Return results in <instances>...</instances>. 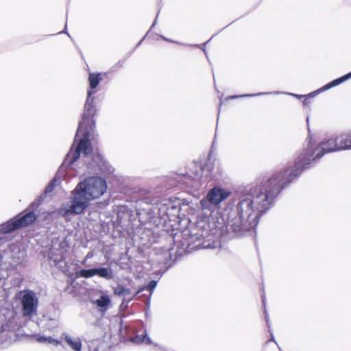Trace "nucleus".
Returning a JSON list of instances; mask_svg holds the SVG:
<instances>
[{"instance_id": "1", "label": "nucleus", "mask_w": 351, "mask_h": 351, "mask_svg": "<svg viewBox=\"0 0 351 351\" xmlns=\"http://www.w3.org/2000/svg\"><path fill=\"white\" fill-rule=\"evenodd\" d=\"M285 173L279 172L272 175L259 186L251 189L239 203L237 213L241 223L246 228L257 224L259 214L267 210L274 197L287 184Z\"/></svg>"}, {"instance_id": "2", "label": "nucleus", "mask_w": 351, "mask_h": 351, "mask_svg": "<svg viewBox=\"0 0 351 351\" xmlns=\"http://www.w3.org/2000/svg\"><path fill=\"white\" fill-rule=\"evenodd\" d=\"M107 184L99 177H90L79 183L72 193L71 202L63 203L58 212L69 221L75 215L84 212L90 201L100 197L106 191Z\"/></svg>"}, {"instance_id": "3", "label": "nucleus", "mask_w": 351, "mask_h": 351, "mask_svg": "<svg viewBox=\"0 0 351 351\" xmlns=\"http://www.w3.org/2000/svg\"><path fill=\"white\" fill-rule=\"evenodd\" d=\"M93 93L91 91L88 92V99L85 104V112L83 121L80 122L76 133V138L83 136V138H80V142L75 150H71L66 155L64 160L65 164L71 165L80 156L81 153L88 155L91 152V147L90 144L91 134L86 130V125L91 126L93 123L91 119L92 116L94 113L93 107L89 104L90 97Z\"/></svg>"}, {"instance_id": "4", "label": "nucleus", "mask_w": 351, "mask_h": 351, "mask_svg": "<svg viewBox=\"0 0 351 351\" xmlns=\"http://www.w3.org/2000/svg\"><path fill=\"white\" fill-rule=\"evenodd\" d=\"M230 193L220 187H214L207 194L205 199L200 202L201 206L204 210L208 209L211 211L212 206H217L221 202L226 199Z\"/></svg>"}, {"instance_id": "5", "label": "nucleus", "mask_w": 351, "mask_h": 351, "mask_svg": "<svg viewBox=\"0 0 351 351\" xmlns=\"http://www.w3.org/2000/svg\"><path fill=\"white\" fill-rule=\"evenodd\" d=\"M21 302L24 316L30 317L36 314L38 300L35 293L31 291H25L21 296Z\"/></svg>"}, {"instance_id": "6", "label": "nucleus", "mask_w": 351, "mask_h": 351, "mask_svg": "<svg viewBox=\"0 0 351 351\" xmlns=\"http://www.w3.org/2000/svg\"><path fill=\"white\" fill-rule=\"evenodd\" d=\"M36 219L34 213L30 212L15 221H8L1 226L3 233H9L17 228H23L33 223Z\"/></svg>"}, {"instance_id": "7", "label": "nucleus", "mask_w": 351, "mask_h": 351, "mask_svg": "<svg viewBox=\"0 0 351 351\" xmlns=\"http://www.w3.org/2000/svg\"><path fill=\"white\" fill-rule=\"evenodd\" d=\"M320 149L321 150L316 154L315 158H321L325 153L339 152V149L338 147L337 137L335 138H330L321 143Z\"/></svg>"}, {"instance_id": "8", "label": "nucleus", "mask_w": 351, "mask_h": 351, "mask_svg": "<svg viewBox=\"0 0 351 351\" xmlns=\"http://www.w3.org/2000/svg\"><path fill=\"white\" fill-rule=\"evenodd\" d=\"M339 151L351 149V134L343 133L337 136Z\"/></svg>"}, {"instance_id": "9", "label": "nucleus", "mask_w": 351, "mask_h": 351, "mask_svg": "<svg viewBox=\"0 0 351 351\" xmlns=\"http://www.w3.org/2000/svg\"><path fill=\"white\" fill-rule=\"evenodd\" d=\"M64 339L67 344L74 351H81L82 341L79 337H72L67 334H64Z\"/></svg>"}, {"instance_id": "10", "label": "nucleus", "mask_w": 351, "mask_h": 351, "mask_svg": "<svg viewBox=\"0 0 351 351\" xmlns=\"http://www.w3.org/2000/svg\"><path fill=\"white\" fill-rule=\"evenodd\" d=\"M94 275H97L99 277L104 278L106 279H110L112 278V271L110 269L107 268H95L93 269Z\"/></svg>"}, {"instance_id": "11", "label": "nucleus", "mask_w": 351, "mask_h": 351, "mask_svg": "<svg viewBox=\"0 0 351 351\" xmlns=\"http://www.w3.org/2000/svg\"><path fill=\"white\" fill-rule=\"evenodd\" d=\"M101 80V78L100 77V74L90 73L88 77L90 87L91 88H95V87H97Z\"/></svg>"}, {"instance_id": "12", "label": "nucleus", "mask_w": 351, "mask_h": 351, "mask_svg": "<svg viewBox=\"0 0 351 351\" xmlns=\"http://www.w3.org/2000/svg\"><path fill=\"white\" fill-rule=\"evenodd\" d=\"M350 77H351V72L350 73L343 76L342 77L335 80L332 81V82H330V84L326 85L324 87V89H328L331 87L335 86L339 84L340 83L344 82L345 80L349 79Z\"/></svg>"}, {"instance_id": "13", "label": "nucleus", "mask_w": 351, "mask_h": 351, "mask_svg": "<svg viewBox=\"0 0 351 351\" xmlns=\"http://www.w3.org/2000/svg\"><path fill=\"white\" fill-rule=\"evenodd\" d=\"M132 341L135 343H141L144 342L145 343L149 345L152 344V341L149 337L147 335H136L132 339Z\"/></svg>"}, {"instance_id": "14", "label": "nucleus", "mask_w": 351, "mask_h": 351, "mask_svg": "<svg viewBox=\"0 0 351 351\" xmlns=\"http://www.w3.org/2000/svg\"><path fill=\"white\" fill-rule=\"evenodd\" d=\"M114 293L119 296H126L130 294V291L121 285H118L114 289Z\"/></svg>"}, {"instance_id": "15", "label": "nucleus", "mask_w": 351, "mask_h": 351, "mask_svg": "<svg viewBox=\"0 0 351 351\" xmlns=\"http://www.w3.org/2000/svg\"><path fill=\"white\" fill-rule=\"evenodd\" d=\"M110 302L109 297L106 295H101L95 301L97 305L99 307H106Z\"/></svg>"}, {"instance_id": "16", "label": "nucleus", "mask_w": 351, "mask_h": 351, "mask_svg": "<svg viewBox=\"0 0 351 351\" xmlns=\"http://www.w3.org/2000/svg\"><path fill=\"white\" fill-rule=\"evenodd\" d=\"M36 340L38 342H40V343H52L56 346H57L60 343L59 341L54 339L53 338H52L51 337L40 336V337H38L36 339Z\"/></svg>"}, {"instance_id": "17", "label": "nucleus", "mask_w": 351, "mask_h": 351, "mask_svg": "<svg viewBox=\"0 0 351 351\" xmlns=\"http://www.w3.org/2000/svg\"><path fill=\"white\" fill-rule=\"evenodd\" d=\"M79 275L83 278H90L94 276V270L91 269H82L79 272Z\"/></svg>"}, {"instance_id": "18", "label": "nucleus", "mask_w": 351, "mask_h": 351, "mask_svg": "<svg viewBox=\"0 0 351 351\" xmlns=\"http://www.w3.org/2000/svg\"><path fill=\"white\" fill-rule=\"evenodd\" d=\"M56 182V180L55 179L51 182V183L45 189L46 193H49L52 191Z\"/></svg>"}, {"instance_id": "19", "label": "nucleus", "mask_w": 351, "mask_h": 351, "mask_svg": "<svg viewBox=\"0 0 351 351\" xmlns=\"http://www.w3.org/2000/svg\"><path fill=\"white\" fill-rule=\"evenodd\" d=\"M156 281H151L149 285H147V289H149V291H153V290L155 289L156 286Z\"/></svg>"}, {"instance_id": "20", "label": "nucleus", "mask_w": 351, "mask_h": 351, "mask_svg": "<svg viewBox=\"0 0 351 351\" xmlns=\"http://www.w3.org/2000/svg\"><path fill=\"white\" fill-rule=\"evenodd\" d=\"M296 176V174H294L292 176L291 173H289V178H288V182H290L292 178H293L295 176Z\"/></svg>"}, {"instance_id": "21", "label": "nucleus", "mask_w": 351, "mask_h": 351, "mask_svg": "<svg viewBox=\"0 0 351 351\" xmlns=\"http://www.w3.org/2000/svg\"><path fill=\"white\" fill-rule=\"evenodd\" d=\"M143 289H144V287L139 289L138 291H137V293L141 292Z\"/></svg>"}, {"instance_id": "22", "label": "nucleus", "mask_w": 351, "mask_h": 351, "mask_svg": "<svg viewBox=\"0 0 351 351\" xmlns=\"http://www.w3.org/2000/svg\"><path fill=\"white\" fill-rule=\"evenodd\" d=\"M295 96L297 97H299V98L302 97V95H295Z\"/></svg>"}, {"instance_id": "23", "label": "nucleus", "mask_w": 351, "mask_h": 351, "mask_svg": "<svg viewBox=\"0 0 351 351\" xmlns=\"http://www.w3.org/2000/svg\"><path fill=\"white\" fill-rule=\"evenodd\" d=\"M245 96L246 97H250V96H253V95H246Z\"/></svg>"}, {"instance_id": "24", "label": "nucleus", "mask_w": 351, "mask_h": 351, "mask_svg": "<svg viewBox=\"0 0 351 351\" xmlns=\"http://www.w3.org/2000/svg\"><path fill=\"white\" fill-rule=\"evenodd\" d=\"M304 104L305 105H306V104H307V101L305 100V101H304Z\"/></svg>"}]
</instances>
